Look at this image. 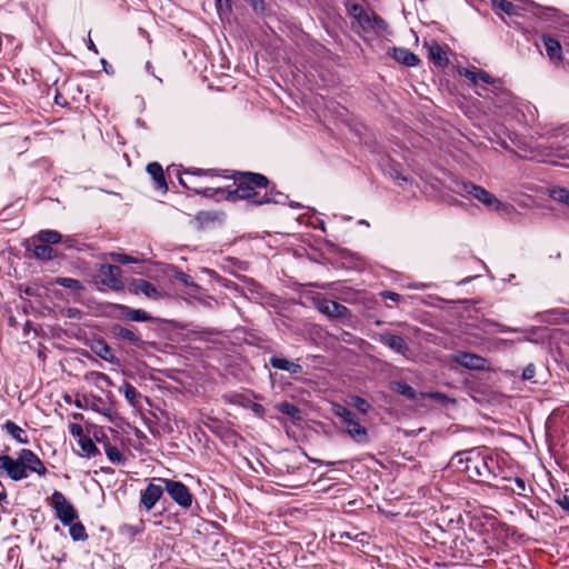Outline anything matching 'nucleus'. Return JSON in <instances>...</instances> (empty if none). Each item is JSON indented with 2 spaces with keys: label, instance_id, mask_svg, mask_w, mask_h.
Masks as SVG:
<instances>
[{
  "label": "nucleus",
  "instance_id": "1",
  "mask_svg": "<svg viewBox=\"0 0 569 569\" xmlns=\"http://www.w3.org/2000/svg\"><path fill=\"white\" fill-rule=\"evenodd\" d=\"M231 184L216 186L214 188L198 189L187 186L181 180V186L191 190L197 194L216 200H247L253 206H262L269 203L284 204L288 196L276 189L269 178L259 172L252 171H233Z\"/></svg>",
  "mask_w": 569,
  "mask_h": 569
},
{
  "label": "nucleus",
  "instance_id": "2",
  "mask_svg": "<svg viewBox=\"0 0 569 569\" xmlns=\"http://www.w3.org/2000/svg\"><path fill=\"white\" fill-rule=\"evenodd\" d=\"M453 460H457L458 469L465 472L471 481L496 487L492 485V480L498 477L501 468L492 456L479 449H471L457 453Z\"/></svg>",
  "mask_w": 569,
  "mask_h": 569
},
{
  "label": "nucleus",
  "instance_id": "3",
  "mask_svg": "<svg viewBox=\"0 0 569 569\" xmlns=\"http://www.w3.org/2000/svg\"><path fill=\"white\" fill-rule=\"evenodd\" d=\"M47 471L43 461L30 449H21L17 458L0 455V476L13 481L26 479L30 472L46 476Z\"/></svg>",
  "mask_w": 569,
  "mask_h": 569
},
{
  "label": "nucleus",
  "instance_id": "4",
  "mask_svg": "<svg viewBox=\"0 0 569 569\" xmlns=\"http://www.w3.org/2000/svg\"><path fill=\"white\" fill-rule=\"evenodd\" d=\"M110 336L119 341L129 345L138 350H147L148 347H154L156 342L149 341L143 333L133 325L112 323L109 327Z\"/></svg>",
  "mask_w": 569,
  "mask_h": 569
},
{
  "label": "nucleus",
  "instance_id": "5",
  "mask_svg": "<svg viewBox=\"0 0 569 569\" xmlns=\"http://www.w3.org/2000/svg\"><path fill=\"white\" fill-rule=\"evenodd\" d=\"M348 12L352 18L351 28L353 30H362L369 32L379 29H387V22L373 11L369 13L359 2H352L348 7Z\"/></svg>",
  "mask_w": 569,
  "mask_h": 569
},
{
  "label": "nucleus",
  "instance_id": "6",
  "mask_svg": "<svg viewBox=\"0 0 569 569\" xmlns=\"http://www.w3.org/2000/svg\"><path fill=\"white\" fill-rule=\"evenodd\" d=\"M93 282L116 292L122 291L126 288L121 268L110 263L98 266L97 273L93 276Z\"/></svg>",
  "mask_w": 569,
  "mask_h": 569
},
{
  "label": "nucleus",
  "instance_id": "7",
  "mask_svg": "<svg viewBox=\"0 0 569 569\" xmlns=\"http://www.w3.org/2000/svg\"><path fill=\"white\" fill-rule=\"evenodd\" d=\"M47 502L54 510L56 518L63 525H72L79 518L77 509L61 491L54 490L47 498Z\"/></svg>",
  "mask_w": 569,
  "mask_h": 569
},
{
  "label": "nucleus",
  "instance_id": "8",
  "mask_svg": "<svg viewBox=\"0 0 569 569\" xmlns=\"http://www.w3.org/2000/svg\"><path fill=\"white\" fill-rule=\"evenodd\" d=\"M455 192L460 196L472 197L489 208L499 210L502 207V202L497 199L493 193L471 181H462L461 183H457V189Z\"/></svg>",
  "mask_w": 569,
  "mask_h": 569
},
{
  "label": "nucleus",
  "instance_id": "9",
  "mask_svg": "<svg viewBox=\"0 0 569 569\" xmlns=\"http://www.w3.org/2000/svg\"><path fill=\"white\" fill-rule=\"evenodd\" d=\"M156 480L164 485V491L179 507L189 509L192 506L193 495L182 481L168 478H157Z\"/></svg>",
  "mask_w": 569,
  "mask_h": 569
},
{
  "label": "nucleus",
  "instance_id": "10",
  "mask_svg": "<svg viewBox=\"0 0 569 569\" xmlns=\"http://www.w3.org/2000/svg\"><path fill=\"white\" fill-rule=\"evenodd\" d=\"M164 485L163 483H154L150 481L148 486L141 490L139 505L146 511H150L154 508L157 502L163 497Z\"/></svg>",
  "mask_w": 569,
  "mask_h": 569
},
{
  "label": "nucleus",
  "instance_id": "11",
  "mask_svg": "<svg viewBox=\"0 0 569 569\" xmlns=\"http://www.w3.org/2000/svg\"><path fill=\"white\" fill-rule=\"evenodd\" d=\"M112 309L118 312V317L132 322H149L154 318L143 309H133L122 303H113Z\"/></svg>",
  "mask_w": 569,
  "mask_h": 569
},
{
  "label": "nucleus",
  "instance_id": "12",
  "mask_svg": "<svg viewBox=\"0 0 569 569\" xmlns=\"http://www.w3.org/2000/svg\"><path fill=\"white\" fill-rule=\"evenodd\" d=\"M348 436L357 443L363 445L369 441L368 430L361 425L359 418L353 412V417H349L343 423H341Z\"/></svg>",
  "mask_w": 569,
  "mask_h": 569
},
{
  "label": "nucleus",
  "instance_id": "13",
  "mask_svg": "<svg viewBox=\"0 0 569 569\" xmlns=\"http://www.w3.org/2000/svg\"><path fill=\"white\" fill-rule=\"evenodd\" d=\"M453 361L470 370L483 371L488 369V360L479 355L461 351L453 356Z\"/></svg>",
  "mask_w": 569,
  "mask_h": 569
},
{
  "label": "nucleus",
  "instance_id": "14",
  "mask_svg": "<svg viewBox=\"0 0 569 569\" xmlns=\"http://www.w3.org/2000/svg\"><path fill=\"white\" fill-rule=\"evenodd\" d=\"M377 340L393 350L395 352L407 356L410 352V347L408 342L399 335H395L391 332H382L379 333Z\"/></svg>",
  "mask_w": 569,
  "mask_h": 569
},
{
  "label": "nucleus",
  "instance_id": "15",
  "mask_svg": "<svg viewBox=\"0 0 569 569\" xmlns=\"http://www.w3.org/2000/svg\"><path fill=\"white\" fill-rule=\"evenodd\" d=\"M128 290L133 295H144L147 298L157 300L161 297L160 291L153 283L144 279H132L128 286Z\"/></svg>",
  "mask_w": 569,
  "mask_h": 569
},
{
  "label": "nucleus",
  "instance_id": "16",
  "mask_svg": "<svg viewBox=\"0 0 569 569\" xmlns=\"http://www.w3.org/2000/svg\"><path fill=\"white\" fill-rule=\"evenodd\" d=\"M146 171L152 178L154 189L166 193L168 191V183L162 166L153 161L147 164Z\"/></svg>",
  "mask_w": 569,
  "mask_h": 569
},
{
  "label": "nucleus",
  "instance_id": "17",
  "mask_svg": "<svg viewBox=\"0 0 569 569\" xmlns=\"http://www.w3.org/2000/svg\"><path fill=\"white\" fill-rule=\"evenodd\" d=\"M425 47L428 50V58L433 64L441 68L449 64V59L445 50L436 40L426 41Z\"/></svg>",
  "mask_w": 569,
  "mask_h": 569
},
{
  "label": "nucleus",
  "instance_id": "18",
  "mask_svg": "<svg viewBox=\"0 0 569 569\" xmlns=\"http://www.w3.org/2000/svg\"><path fill=\"white\" fill-rule=\"evenodd\" d=\"M91 351L109 363L116 365L119 362V359L116 357L112 348L101 338L93 340Z\"/></svg>",
  "mask_w": 569,
  "mask_h": 569
},
{
  "label": "nucleus",
  "instance_id": "19",
  "mask_svg": "<svg viewBox=\"0 0 569 569\" xmlns=\"http://www.w3.org/2000/svg\"><path fill=\"white\" fill-rule=\"evenodd\" d=\"M541 40L545 44L548 58L553 62H562L563 57L560 42L556 38L546 33L541 36Z\"/></svg>",
  "mask_w": 569,
  "mask_h": 569
},
{
  "label": "nucleus",
  "instance_id": "20",
  "mask_svg": "<svg viewBox=\"0 0 569 569\" xmlns=\"http://www.w3.org/2000/svg\"><path fill=\"white\" fill-rule=\"evenodd\" d=\"M269 363L272 368L287 371L292 376H298L303 372V368L301 365L292 362L288 359H284V358H281L278 356H272L269 359Z\"/></svg>",
  "mask_w": 569,
  "mask_h": 569
},
{
  "label": "nucleus",
  "instance_id": "21",
  "mask_svg": "<svg viewBox=\"0 0 569 569\" xmlns=\"http://www.w3.org/2000/svg\"><path fill=\"white\" fill-rule=\"evenodd\" d=\"M391 57L399 63L406 67H416L419 64L420 59L413 52L406 48H393Z\"/></svg>",
  "mask_w": 569,
  "mask_h": 569
},
{
  "label": "nucleus",
  "instance_id": "22",
  "mask_svg": "<svg viewBox=\"0 0 569 569\" xmlns=\"http://www.w3.org/2000/svg\"><path fill=\"white\" fill-rule=\"evenodd\" d=\"M319 310L333 318H343L349 313V309L346 306L332 300H325L319 306Z\"/></svg>",
  "mask_w": 569,
  "mask_h": 569
},
{
  "label": "nucleus",
  "instance_id": "23",
  "mask_svg": "<svg viewBox=\"0 0 569 569\" xmlns=\"http://www.w3.org/2000/svg\"><path fill=\"white\" fill-rule=\"evenodd\" d=\"M492 10L498 14L502 20V13H506L508 17H520L522 8L520 6L515 4V2H491Z\"/></svg>",
  "mask_w": 569,
  "mask_h": 569
},
{
  "label": "nucleus",
  "instance_id": "24",
  "mask_svg": "<svg viewBox=\"0 0 569 569\" xmlns=\"http://www.w3.org/2000/svg\"><path fill=\"white\" fill-rule=\"evenodd\" d=\"M31 257L44 262L58 258V253L51 246L40 242L33 247Z\"/></svg>",
  "mask_w": 569,
  "mask_h": 569
},
{
  "label": "nucleus",
  "instance_id": "25",
  "mask_svg": "<svg viewBox=\"0 0 569 569\" xmlns=\"http://www.w3.org/2000/svg\"><path fill=\"white\" fill-rule=\"evenodd\" d=\"M390 389L411 401H415L418 398V392L403 380L391 381Z\"/></svg>",
  "mask_w": 569,
  "mask_h": 569
},
{
  "label": "nucleus",
  "instance_id": "26",
  "mask_svg": "<svg viewBox=\"0 0 569 569\" xmlns=\"http://www.w3.org/2000/svg\"><path fill=\"white\" fill-rule=\"evenodd\" d=\"M78 443L81 448V452H79L80 457L90 459V458L100 456V450L98 449V447L96 446V443L92 441V439L90 437H88V436L81 437V439H79Z\"/></svg>",
  "mask_w": 569,
  "mask_h": 569
},
{
  "label": "nucleus",
  "instance_id": "27",
  "mask_svg": "<svg viewBox=\"0 0 569 569\" xmlns=\"http://www.w3.org/2000/svg\"><path fill=\"white\" fill-rule=\"evenodd\" d=\"M3 429L19 443H29V438L26 431L11 420L6 421Z\"/></svg>",
  "mask_w": 569,
  "mask_h": 569
},
{
  "label": "nucleus",
  "instance_id": "28",
  "mask_svg": "<svg viewBox=\"0 0 569 569\" xmlns=\"http://www.w3.org/2000/svg\"><path fill=\"white\" fill-rule=\"evenodd\" d=\"M103 449L107 458L114 465H124L126 456L123 452L114 445H111L109 440L103 443Z\"/></svg>",
  "mask_w": 569,
  "mask_h": 569
},
{
  "label": "nucleus",
  "instance_id": "29",
  "mask_svg": "<svg viewBox=\"0 0 569 569\" xmlns=\"http://www.w3.org/2000/svg\"><path fill=\"white\" fill-rule=\"evenodd\" d=\"M222 170L220 169H201V168H188L183 171V174L191 177H208V178H219L222 177L224 179H230L227 176L222 174Z\"/></svg>",
  "mask_w": 569,
  "mask_h": 569
},
{
  "label": "nucleus",
  "instance_id": "30",
  "mask_svg": "<svg viewBox=\"0 0 569 569\" xmlns=\"http://www.w3.org/2000/svg\"><path fill=\"white\" fill-rule=\"evenodd\" d=\"M39 242L46 243V244H57L62 241V234L56 230L46 229L40 230L36 237Z\"/></svg>",
  "mask_w": 569,
  "mask_h": 569
},
{
  "label": "nucleus",
  "instance_id": "31",
  "mask_svg": "<svg viewBox=\"0 0 569 569\" xmlns=\"http://www.w3.org/2000/svg\"><path fill=\"white\" fill-rule=\"evenodd\" d=\"M221 399L224 403L236 405V406H240L243 408L247 407L248 401H249V397H247L243 393L236 392V391H231V392H227V393L222 395Z\"/></svg>",
  "mask_w": 569,
  "mask_h": 569
},
{
  "label": "nucleus",
  "instance_id": "32",
  "mask_svg": "<svg viewBox=\"0 0 569 569\" xmlns=\"http://www.w3.org/2000/svg\"><path fill=\"white\" fill-rule=\"evenodd\" d=\"M70 537L73 541H86L88 533L84 526L80 521H73L72 525H68Z\"/></svg>",
  "mask_w": 569,
  "mask_h": 569
},
{
  "label": "nucleus",
  "instance_id": "33",
  "mask_svg": "<svg viewBox=\"0 0 569 569\" xmlns=\"http://www.w3.org/2000/svg\"><path fill=\"white\" fill-rule=\"evenodd\" d=\"M54 284L61 286L67 289L80 291L83 290V284L78 279L68 278V277H57L53 280Z\"/></svg>",
  "mask_w": 569,
  "mask_h": 569
},
{
  "label": "nucleus",
  "instance_id": "34",
  "mask_svg": "<svg viewBox=\"0 0 569 569\" xmlns=\"http://www.w3.org/2000/svg\"><path fill=\"white\" fill-rule=\"evenodd\" d=\"M121 391L123 392L124 398L130 402V405H137L138 398H140V393L138 392L133 385H131L130 382H124Z\"/></svg>",
  "mask_w": 569,
  "mask_h": 569
},
{
  "label": "nucleus",
  "instance_id": "35",
  "mask_svg": "<svg viewBox=\"0 0 569 569\" xmlns=\"http://www.w3.org/2000/svg\"><path fill=\"white\" fill-rule=\"evenodd\" d=\"M349 403L362 415L368 413L371 408L370 403L365 398L359 396H351Z\"/></svg>",
  "mask_w": 569,
  "mask_h": 569
},
{
  "label": "nucleus",
  "instance_id": "36",
  "mask_svg": "<svg viewBox=\"0 0 569 569\" xmlns=\"http://www.w3.org/2000/svg\"><path fill=\"white\" fill-rule=\"evenodd\" d=\"M219 218H220V213L217 211H199L196 214V220L200 224L214 222V221L219 220Z\"/></svg>",
  "mask_w": 569,
  "mask_h": 569
},
{
  "label": "nucleus",
  "instance_id": "37",
  "mask_svg": "<svg viewBox=\"0 0 569 569\" xmlns=\"http://www.w3.org/2000/svg\"><path fill=\"white\" fill-rule=\"evenodd\" d=\"M332 413L340 419V423H343L349 417H353V412L340 403L332 406Z\"/></svg>",
  "mask_w": 569,
  "mask_h": 569
},
{
  "label": "nucleus",
  "instance_id": "38",
  "mask_svg": "<svg viewBox=\"0 0 569 569\" xmlns=\"http://www.w3.org/2000/svg\"><path fill=\"white\" fill-rule=\"evenodd\" d=\"M277 408L281 413L293 417V418L300 413V409L296 405H293L289 401H282V402L278 403Z\"/></svg>",
  "mask_w": 569,
  "mask_h": 569
},
{
  "label": "nucleus",
  "instance_id": "39",
  "mask_svg": "<svg viewBox=\"0 0 569 569\" xmlns=\"http://www.w3.org/2000/svg\"><path fill=\"white\" fill-rule=\"evenodd\" d=\"M109 258L117 263L121 264H128V263H136L138 260L127 253H119V252H110Z\"/></svg>",
  "mask_w": 569,
  "mask_h": 569
},
{
  "label": "nucleus",
  "instance_id": "40",
  "mask_svg": "<svg viewBox=\"0 0 569 569\" xmlns=\"http://www.w3.org/2000/svg\"><path fill=\"white\" fill-rule=\"evenodd\" d=\"M419 395H420L421 398H429V399L437 400L441 405H446V403L451 401V399L447 395H445L442 392H438V391H435V392H420Z\"/></svg>",
  "mask_w": 569,
  "mask_h": 569
},
{
  "label": "nucleus",
  "instance_id": "41",
  "mask_svg": "<svg viewBox=\"0 0 569 569\" xmlns=\"http://www.w3.org/2000/svg\"><path fill=\"white\" fill-rule=\"evenodd\" d=\"M552 198L569 207V191L565 188H558L552 191Z\"/></svg>",
  "mask_w": 569,
  "mask_h": 569
},
{
  "label": "nucleus",
  "instance_id": "42",
  "mask_svg": "<svg viewBox=\"0 0 569 569\" xmlns=\"http://www.w3.org/2000/svg\"><path fill=\"white\" fill-rule=\"evenodd\" d=\"M515 485H516V489H512V491L516 492L519 496L527 497V493H526V488L527 487H526L525 479H522L520 477H516L515 478Z\"/></svg>",
  "mask_w": 569,
  "mask_h": 569
},
{
  "label": "nucleus",
  "instance_id": "43",
  "mask_svg": "<svg viewBox=\"0 0 569 569\" xmlns=\"http://www.w3.org/2000/svg\"><path fill=\"white\" fill-rule=\"evenodd\" d=\"M176 279L179 282H181L182 284H184L186 287H196V283H194L192 277L182 271L177 273Z\"/></svg>",
  "mask_w": 569,
  "mask_h": 569
},
{
  "label": "nucleus",
  "instance_id": "44",
  "mask_svg": "<svg viewBox=\"0 0 569 569\" xmlns=\"http://www.w3.org/2000/svg\"><path fill=\"white\" fill-rule=\"evenodd\" d=\"M246 408L251 409L252 412L254 415H257L258 417H260V418H262L264 416V412H266L264 407L262 405L257 403V402H252L250 399H249L248 405H247Z\"/></svg>",
  "mask_w": 569,
  "mask_h": 569
},
{
  "label": "nucleus",
  "instance_id": "45",
  "mask_svg": "<svg viewBox=\"0 0 569 569\" xmlns=\"http://www.w3.org/2000/svg\"><path fill=\"white\" fill-rule=\"evenodd\" d=\"M536 376V366L533 363H529L522 371L523 380H532Z\"/></svg>",
  "mask_w": 569,
  "mask_h": 569
},
{
  "label": "nucleus",
  "instance_id": "46",
  "mask_svg": "<svg viewBox=\"0 0 569 569\" xmlns=\"http://www.w3.org/2000/svg\"><path fill=\"white\" fill-rule=\"evenodd\" d=\"M478 72H479V70L463 69V71L460 72V74L465 76L473 84H478Z\"/></svg>",
  "mask_w": 569,
  "mask_h": 569
},
{
  "label": "nucleus",
  "instance_id": "47",
  "mask_svg": "<svg viewBox=\"0 0 569 569\" xmlns=\"http://www.w3.org/2000/svg\"><path fill=\"white\" fill-rule=\"evenodd\" d=\"M69 431L73 437H78L79 439H81V437H86L83 435L82 426L79 423H70Z\"/></svg>",
  "mask_w": 569,
  "mask_h": 569
},
{
  "label": "nucleus",
  "instance_id": "48",
  "mask_svg": "<svg viewBox=\"0 0 569 569\" xmlns=\"http://www.w3.org/2000/svg\"><path fill=\"white\" fill-rule=\"evenodd\" d=\"M380 296L383 299H389V300H392L395 302H399L402 299V297L399 293H397L395 291H390V290L382 291L380 293Z\"/></svg>",
  "mask_w": 569,
  "mask_h": 569
},
{
  "label": "nucleus",
  "instance_id": "49",
  "mask_svg": "<svg viewBox=\"0 0 569 569\" xmlns=\"http://www.w3.org/2000/svg\"><path fill=\"white\" fill-rule=\"evenodd\" d=\"M555 502L569 515V496L563 495L562 497L555 499Z\"/></svg>",
  "mask_w": 569,
  "mask_h": 569
},
{
  "label": "nucleus",
  "instance_id": "50",
  "mask_svg": "<svg viewBox=\"0 0 569 569\" xmlns=\"http://www.w3.org/2000/svg\"><path fill=\"white\" fill-rule=\"evenodd\" d=\"M479 81L487 83V84H492L495 82L493 78L489 73H487L482 70H479V72H478V82Z\"/></svg>",
  "mask_w": 569,
  "mask_h": 569
},
{
  "label": "nucleus",
  "instance_id": "51",
  "mask_svg": "<svg viewBox=\"0 0 569 569\" xmlns=\"http://www.w3.org/2000/svg\"><path fill=\"white\" fill-rule=\"evenodd\" d=\"M216 3V8L217 10L220 12V11H223L224 9L227 11H231V3L232 2H222V1H219V2H214Z\"/></svg>",
  "mask_w": 569,
  "mask_h": 569
},
{
  "label": "nucleus",
  "instance_id": "52",
  "mask_svg": "<svg viewBox=\"0 0 569 569\" xmlns=\"http://www.w3.org/2000/svg\"><path fill=\"white\" fill-rule=\"evenodd\" d=\"M92 375H94L98 380L104 381L108 386L112 385L111 379L108 375H106L103 372H92Z\"/></svg>",
  "mask_w": 569,
  "mask_h": 569
},
{
  "label": "nucleus",
  "instance_id": "53",
  "mask_svg": "<svg viewBox=\"0 0 569 569\" xmlns=\"http://www.w3.org/2000/svg\"><path fill=\"white\" fill-rule=\"evenodd\" d=\"M54 102L57 104H60V106H66L68 104L67 100L63 98V96L61 93H57L56 97H54Z\"/></svg>",
  "mask_w": 569,
  "mask_h": 569
},
{
  "label": "nucleus",
  "instance_id": "54",
  "mask_svg": "<svg viewBox=\"0 0 569 569\" xmlns=\"http://www.w3.org/2000/svg\"><path fill=\"white\" fill-rule=\"evenodd\" d=\"M264 3L266 2H257V1L251 2L254 11H258L259 9L264 10Z\"/></svg>",
  "mask_w": 569,
  "mask_h": 569
},
{
  "label": "nucleus",
  "instance_id": "55",
  "mask_svg": "<svg viewBox=\"0 0 569 569\" xmlns=\"http://www.w3.org/2000/svg\"><path fill=\"white\" fill-rule=\"evenodd\" d=\"M181 180L190 187L198 188V189H204L206 187H199L193 181L187 182L181 176L179 177V183L181 184Z\"/></svg>",
  "mask_w": 569,
  "mask_h": 569
},
{
  "label": "nucleus",
  "instance_id": "56",
  "mask_svg": "<svg viewBox=\"0 0 569 569\" xmlns=\"http://www.w3.org/2000/svg\"><path fill=\"white\" fill-rule=\"evenodd\" d=\"M74 241H76L74 239H72V238L68 237L67 239H64V240H63V243H64V246H66V248H67V249H70V248H72V247H73V242H74Z\"/></svg>",
  "mask_w": 569,
  "mask_h": 569
},
{
  "label": "nucleus",
  "instance_id": "57",
  "mask_svg": "<svg viewBox=\"0 0 569 569\" xmlns=\"http://www.w3.org/2000/svg\"><path fill=\"white\" fill-rule=\"evenodd\" d=\"M94 439L99 443H104L108 440V438L104 435L100 438V437H98L97 433L94 435Z\"/></svg>",
  "mask_w": 569,
  "mask_h": 569
},
{
  "label": "nucleus",
  "instance_id": "58",
  "mask_svg": "<svg viewBox=\"0 0 569 569\" xmlns=\"http://www.w3.org/2000/svg\"><path fill=\"white\" fill-rule=\"evenodd\" d=\"M72 418L74 420H82L83 419V415L79 413V412H74V413H72Z\"/></svg>",
  "mask_w": 569,
  "mask_h": 569
},
{
  "label": "nucleus",
  "instance_id": "59",
  "mask_svg": "<svg viewBox=\"0 0 569 569\" xmlns=\"http://www.w3.org/2000/svg\"><path fill=\"white\" fill-rule=\"evenodd\" d=\"M88 48H89L90 50H93L94 52H97L96 46H94V43L92 42V40H91V39L89 40Z\"/></svg>",
  "mask_w": 569,
  "mask_h": 569
},
{
  "label": "nucleus",
  "instance_id": "60",
  "mask_svg": "<svg viewBox=\"0 0 569 569\" xmlns=\"http://www.w3.org/2000/svg\"><path fill=\"white\" fill-rule=\"evenodd\" d=\"M74 406H76L77 408H80V409H82V408H83V405H82V402H81V400H80V399H76V400H74Z\"/></svg>",
  "mask_w": 569,
  "mask_h": 569
},
{
  "label": "nucleus",
  "instance_id": "61",
  "mask_svg": "<svg viewBox=\"0 0 569 569\" xmlns=\"http://www.w3.org/2000/svg\"><path fill=\"white\" fill-rule=\"evenodd\" d=\"M63 399H64V401H66L67 403H71V401H72V400H71V397H70V396H68V395H67V396H64V397H63Z\"/></svg>",
  "mask_w": 569,
  "mask_h": 569
},
{
  "label": "nucleus",
  "instance_id": "62",
  "mask_svg": "<svg viewBox=\"0 0 569 569\" xmlns=\"http://www.w3.org/2000/svg\"><path fill=\"white\" fill-rule=\"evenodd\" d=\"M358 223L361 226H369V223L366 220H359Z\"/></svg>",
  "mask_w": 569,
  "mask_h": 569
}]
</instances>
